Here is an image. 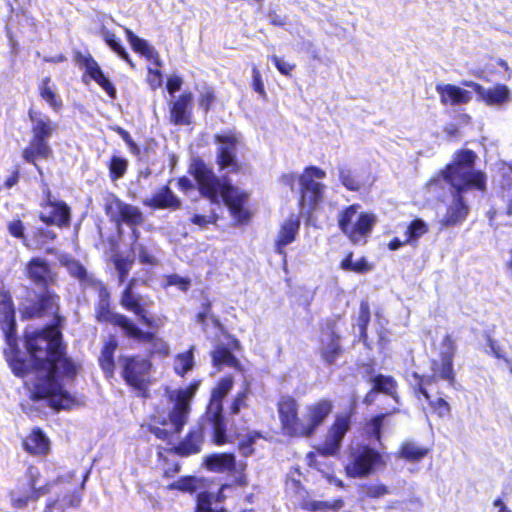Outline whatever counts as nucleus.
Returning a JSON list of instances; mask_svg holds the SVG:
<instances>
[{
    "mask_svg": "<svg viewBox=\"0 0 512 512\" xmlns=\"http://www.w3.org/2000/svg\"><path fill=\"white\" fill-rule=\"evenodd\" d=\"M0 325L5 334L6 343L13 351L17 345L15 309L10 293L4 287H0Z\"/></svg>",
    "mask_w": 512,
    "mask_h": 512,
    "instance_id": "nucleus-12",
    "label": "nucleus"
},
{
    "mask_svg": "<svg viewBox=\"0 0 512 512\" xmlns=\"http://www.w3.org/2000/svg\"><path fill=\"white\" fill-rule=\"evenodd\" d=\"M325 176L326 172L315 166L306 168L305 172L300 176V204L303 207H312L322 200L324 185L317 182L316 179H324Z\"/></svg>",
    "mask_w": 512,
    "mask_h": 512,
    "instance_id": "nucleus-10",
    "label": "nucleus"
},
{
    "mask_svg": "<svg viewBox=\"0 0 512 512\" xmlns=\"http://www.w3.org/2000/svg\"><path fill=\"white\" fill-rule=\"evenodd\" d=\"M370 320V310L367 302H362L359 310L358 326L360 330V336L363 340L366 338V327Z\"/></svg>",
    "mask_w": 512,
    "mask_h": 512,
    "instance_id": "nucleus-51",
    "label": "nucleus"
},
{
    "mask_svg": "<svg viewBox=\"0 0 512 512\" xmlns=\"http://www.w3.org/2000/svg\"><path fill=\"white\" fill-rule=\"evenodd\" d=\"M214 496L209 492H201L197 495L196 512H215L211 506Z\"/></svg>",
    "mask_w": 512,
    "mask_h": 512,
    "instance_id": "nucleus-54",
    "label": "nucleus"
},
{
    "mask_svg": "<svg viewBox=\"0 0 512 512\" xmlns=\"http://www.w3.org/2000/svg\"><path fill=\"white\" fill-rule=\"evenodd\" d=\"M259 437V434L258 433H249L247 435V440L246 441H243L240 445H239V449L241 451V453L244 455V456H248V455H251L253 453V448H252V445L253 443L255 442V440Z\"/></svg>",
    "mask_w": 512,
    "mask_h": 512,
    "instance_id": "nucleus-63",
    "label": "nucleus"
},
{
    "mask_svg": "<svg viewBox=\"0 0 512 512\" xmlns=\"http://www.w3.org/2000/svg\"><path fill=\"white\" fill-rule=\"evenodd\" d=\"M376 217L360 211V205L353 204L338 214V226L353 244H363L371 234Z\"/></svg>",
    "mask_w": 512,
    "mask_h": 512,
    "instance_id": "nucleus-6",
    "label": "nucleus"
},
{
    "mask_svg": "<svg viewBox=\"0 0 512 512\" xmlns=\"http://www.w3.org/2000/svg\"><path fill=\"white\" fill-rule=\"evenodd\" d=\"M388 414H380L373 417L367 422L365 431L370 438H374L376 441H381V428Z\"/></svg>",
    "mask_w": 512,
    "mask_h": 512,
    "instance_id": "nucleus-47",
    "label": "nucleus"
},
{
    "mask_svg": "<svg viewBox=\"0 0 512 512\" xmlns=\"http://www.w3.org/2000/svg\"><path fill=\"white\" fill-rule=\"evenodd\" d=\"M125 34L127 40L132 46L133 50L139 52L147 59L154 61V63L158 66L161 65L159 53L155 50L153 46H151L146 40L139 38L136 36L130 29L125 28Z\"/></svg>",
    "mask_w": 512,
    "mask_h": 512,
    "instance_id": "nucleus-33",
    "label": "nucleus"
},
{
    "mask_svg": "<svg viewBox=\"0 0 512 512\" xmlns=\"http://www.w3.org/2000/svg\"><path fill=\"white\" fill-rule=\"evenodd\" d=\"M167 284L170 286H177L181 291H187L190 287V280L173 274L167 277Z\"/></svg>",
    "mask_w": 512,
    "mask_h": 512,
    "instance_id": "nucleus-61",
    "label": "nucleus"
},
{
    "mask_svg": "<svg viewBox=\"0 0 512 512\" xmlns=\"http://www.w3.org/2000/svg\"><path fill=\"white\" fill-rule=\"evenodd\" d=\"M366 495L372 498H378L389 493L388 488L383 484H375L368 486L365 491Z\"/></svg>",
    "mask_w": 512,
    "mask_h": 512,
    "instance_id": "nucleus-64",
    "label": "nucleus"
},
{
    "mask_svg": "<svg viewBox=\"0 0 512 512\" xmlns=\"http://www.w3.org/2000/svg\"><path fill=\"white\" fill-rule=\"evenodd\" d=\"M25 275L33 284L42 289L53 284L56 277L47 260L40 257H34L26 264Z\"/></svg>",
    "mask_w": 512,
    "mask_h": 512,
    "instance_id": "nucleus-18",
    "label": "nucleus"
},
{
    "mask_svg": "<svg viewBox=\"0 0 512 512\" xmlns=\"http://www.w3.org/2000/svg\"><path fill=\"white\" fill-rule=\"evenodd\" d=\"M215 140L218 144L217 164L220 169L231 168L236 170L238 167L236 160V148L239 139L232 133L216 135Z\"/></svg>",
    "mask_w": 512,
    "mask_h": 512,
    "instance_id": "nucleus-17",
    "label": "nucleus"
},
{
    "mask_svg": "<svg viewBox=\"0 0 512 512\" xmlns=\"http://www.w3.org/2000/svg\"><path fill=\"white\" fill-rule=\"evenodd\" d=\"M8 231L13 237L22 239L26 247H31L30 244L26 241L24 235V226L20 220L11 221L8 224Z\"/></svg>",
    "mask_w": 512,
    "mask_h": 512,
    "instance_id": "nucleus-58",
    "label": "nucleus"
},
{
    "mask_svg": "<svg viewBox=\"0 0 512 512\" xmlns=\"http://www.w3.org/2000/svg\"><path fill=\"white\" fill-rule=\"evenodd\" d=\"M428 232L426 223L421 219L412 221L406 230L405 242L413 243Z\"/></svg>",
    "mask_w": 512,
    "mask_h": 512,
    "instance_id": "nucleus-44",
    "label": "nucleus"
},
{
    "mask_svg": "<svg viewBox=\"0 0 512 512\" xmlns=\"http://www.w3.org/2000/svg\"><path fill=\"white\" fill-rule=\"evenodd\" d=\"M456 346L450 335H446L441 344V359H453Z\"/></svg>",
    "mask_w": 512,
    "mask_h": 512,
    "instance_id": "nucleus-56",
    "label": "nucleus"
},
{
    "mask_svg": "<svg viewBox=\"0 0 512 512\" xmlns=\"http://www.w3.org/2000/svg\"><path fill=\"white\" fill-rule=\"evenodd\" d=\"M248 389L245 388L243 391L239 392L234 399L232 405H231V413L232 414H238L242 407L246 406V399H247Z\"/></svg>",
    "mask_w": 512,
    "mask_h": 512,
    "instance_id": "nucleus-62",
    "label": "nucleus"
},
{
    "mask_svg": "<svg viewBox=\"0 0 512 512\" xmlns=\"http://www.w3.org/2000/svg\"><path fill=\"white\" fill-rule=\"evenodd\" d=\"M429 453V449L413 441H404L398 452V457L409 462H419Z\"/></svg>",
    "mask_w": 512,
    "mask_h": 512,
    "instance_id": "nucleus-35",
    "label": "nucleus"
},
{
    "mask_svg": "<svg viewBox=\"0 0 512 512\" xmlns=\"http://www.w3.org/2000/svg\"><path fill=\"white\" fill-rule=\"evenodd\" d=\"M270 59L273 61V63L276 66L277 70L281 74H283L285 76L290 75L292 70L295 68L294 64L288 63V62H286L285 60H283L282 58H280V57H278L276 55H272L270 57Z\"/></svg>",
    "mask_w": 512,
    "mask_h": 512,
    "instance_id": "nucleus-60",
    "label": "nucleus"
},
{
    "mask_svg": "<svg viewBox=\"0 0 512 512\" xmlns=\"http://www.w3.org/2000/svg\"><path fill=\"white\" fill-rule=\"evenodd\" d=\"M215 96L214 91L210 87H205L200 92L198 99L199 108L203 109L205 113H207L214 102Z\"/></svg>",
    "mask_w": 512,
    "mask_h": 512,
    "instance_id": "nucleus-55",
    "label": "nucleus"
},
{
    "mask_svg": "<svg viewBox=\"0 0 512 512\" xmlns=\"http://www.w3.org/2000/svg\"><path fill=\"white\" fill-rule=\"evenodd\" d=\"M102 36L106 44L122 59H124L126 62H128L130 65H132V62L129 58L128 53L124 49V47L120 44V42L117 40L116 35L109 30H103Z\"/></svg>",
    "mask_w": 512,
    "mask_h": 512,
    "instance_id": "nucleus-46",
    "label": "nucleus"
},
{
    "mask_svg": "<svg viewBox=\"0 0 512 512\" xmlns=\"http://www.w3.org/2000/svg\"><path fill=\"white\" fill-rule=\"evenodd\" d=\"M128 162L126 159L113 156L109 165L112 180H117L124 176L127 170Z\"/></svg>",
    "mask_w": 512,
    "mask_h": 512,
    "instance_id": "nucleus-49",
    "label": "nucleus"
},
{
    "mask_svg": "<svg viewBox=\"0 0 512 512\" xmlns=\"http://www.w3.org/2000/svg\"><path fill=\"white\" fill-rule=\"evenodd\" d=\"M278 414L284 433L299 437L301 418L298 417V403L291 396H282L278 402Z\"/></svg>",
    "mask_w": 512,
    "mask_h": 512,
    "instance_id": "nucleus-13",
    "label": "nucleus"
},
{
    "mask_svg": "<svg viewBox=\"0 0 512 512\" xmlns=\"http://www.w3.org/2000/svg\"><path fill=\"white\" fill-rule=\"evenodd\" d=\"M59 262L65 266L71 276L77 278L84 284H91L93 282L92 277L87 273L84 266L77 260L69 257L68 255H61Z\"/></svg>",
    "mask_w": 512,
    "mask_h": 512,
    "instance_id": "nucleus-36",
    "label": "nucleus"
},
{
    "mask_svg": "<svg viewBox=\"0 0 512 512\" xmlns=\"http://www.w3.org/2000/svg\"><path fill=\"white\" fill-rule=\"evenodd\" d=\"M344 506L342 499H336L333 502L318 501V500H304L301 508L310 512H326L327 510L338 511Z\"/></svg>",
    "mask_w": 512,
    "mask_h": 512,
    "instance_id": "nucleus-39",
    "label": "nucleus"
},
{
    "mask_svg": "<svg viewBox=\"0 0 512 512\" xmlns=\"http://www.w3.org/2000/svg\"><path fill=\"white\" fill-rule=\"evenodd\" d=\"M196 479L194 477L181 478L171 484V489H177L184 492H193L196 489Z\"/></svg>",
    "mask_w": 512,
    "mask_h": 512,
    "instance_id": "nucleus-57",
    "label": "nucleus"
},
{
    "mask_svg": "<svg viewBox=\"0 0 512 512\" xmlns=\"http://www.w3.org/2000/svg\"><path fill=\"white\" fill-rule=\"evenodd\" d=\"M81 63L85 66L86 73L98 83L111 98H115L116 90L109 79L103 74L99 64L91 56L82 57Z\"/></svg>",
    "mask_w": 512,
    "mask_h": 512,
    "instance_id": "nucleus-31",
    "label": "nucleus"
},
{
    "mask_svg": "<svg viewBox=\"0 0 512 512\" xmlns=\"http://www.w3.org/2000/svg\"><path fill=\"white\" fill-rule=\"evenodd\" d=\"M25 337L26 349L33 362V399L47 400L54 409H70L75 399L63 389L59 380L72 379L76 366L63 354L60 331L49 326L27 331Z\"/></svg>",
    "mask_w": 512,
    "mask_h": 512,
    "instance_id": "nucleus-1",
    "label": "nucleus"
},
{
    "mask_svg": "<svg viewBox=\"0 0 512 512\" xmlns=\"http://www.w3.org/2000/svg\"><path fill=\"white\" fill-rule=\"evenodd\" d=\"M107 213L116 223H125L129 226H136L142 223L143 214L138 207L124 203L115 198L107 204Z\"/></svg>",
    "mask_w": 512,
    "mask_h": 512,
    "instance_id": "nucleus-19",
    "label": "nucleus"
},
{
    "mask_svg": "<svg viewBox=\"0 0 512 512\" xmlns=\"http://www.w3.org/2000/svg\"><path fill=\"white\" fill-rule=\"evenodd\" d=\"M135 280L132 279L121 296V305L128 311L133 312L139 320L147 326H152V321L147 316V311L141 305V297L133 293Z\"/></svg>",
    "mask_w": 512,
    "mask_h": 512,
    "instance_id": "nucleus-26",
    "label": "nucleus"
},
{
    "mask_svg": "<svg viewBox=\"0 0 512 512\" xmlns=\"http://www.w3.org/2000/svg\"><path fill=\"white\" fill-rule=\"evenodd\" d=\"M338 176L342 185L350 191H358L362 186L361 182L354 176L352 170L346 165L338 166Z\"/></svg>",
    "mask_w": 512,
    "mask_h": 512,
    "instance_id": "nucleus-43",
    "label": "nucleus"
},
{
    "mask_svg": "<svg viewBox=\"0 0 512 512\" xmlns=\"http://www.w3.org/2000/svg\"><path fill=\"white\" fill-rule=\"evenodd\" d=\"M385 465L386 461L382 453L364 445L352 451L345 469L347 475L352 478H365Z\"/></svg>",
    "mask_w": 512,
    "mask_h": 512,
    "instance_id": "nucleus-8",
    "label": "nucleus"
},
{
    "mask_svg": "<svg viewBox=\"0 0 512 512\" xmlns=\"http://www.w3.org/2000/svg\"><path fill=\"white\" fill-rule=\"evenodd\" d=\"M418 390L422 393V395L429 401L430 406L434 409V411L438 414V416L443 417L450 413V406L448 402L439 397L435 400H431L427 390L424 388L422 382L418 384Z\"/></svg>",
    "mask_w": 512,
    "mask_h": 512,
    "instance_id": "nucleus-45",
    "label": "nucleus"
},
{
    "mask_svg": "<svg viewBox=\"0 0 512 512\" xmlns=\"http://www.w3.org/2000/svg\"><path fill=\"white\" fill-rule=\"evenodd\" d=\"M40 219L47 225L66 227L70 224V208L63 202L52 200L50 192L47 193L46 203L42 207Z\"/></svg>",
    "mask_w": 512,
    "mask_h": 512,
    "instance_id": "nucleus-15",
    "label": "nucleus"
},
{
    "mask_svg": "<svg viewBox=\"0 0 512 512\" xmlns=\"http://www.w3.org/2000/svg\"><path fill=\"white\" fill-rule=\"evenodd\" d=\"M170 122L175 125H189L192 118L193 95L184 92L178 97H172L168 103Z\"/></svg>",
    "mask_w": 512,
    "mask_h": 512,
    "instance_id": "nucleus-20",
    "label": "nucleus"
},
{
    "mask_svg": "<svg viewBox=\"0 0 512 512\" xmlns=\"http://www.w3.org/2000/svg\"><path fill=\"white\" fill-rule=\"evenodd\" d=\"M227 345L228 346L226 347L225 345L220 344L212 352L213 366L218 369L230 367L240 370V363L231 352V349H240V342L236 338H230Z\"/></svg>",
    "mask_w": 512,
    "mask_h": 512,
    "instance_id": "nucleus-23",
    "label": "nucleus"
},
{
    "mask_svg": "<svg viewBox=\"0 0 512 512\" xmlns=\"http://www.w3.org/2000/svg\"><path fill=\"white\" fill-rule=\"evenodd\" d=\"M202 441L201 431L190 432L185 440L179 445L178 451L183 455H190L200 451Z\"/></svg>",
    "mask_w": 512,
    "mask_h": 512,
    "instance_id": "nucleus-42",
    "label": "nucleus"
},
{
    "mask_svg": "<svg viewBox=\"0 0 512 512\" xmlns=\"http://www.w3.org/2000/svg\"><path fill=\"white\" fill-rule=\"evenodd\" d=\"M441 368L439 370V376L443 380L452 381L454 378L453 373V359H441Z\"/></svg>",
    "mask_w": 512,
    "mask_h": 512,
    "instance_id": "nucleus-59",
    "label": "nucleus"
},
{
    "mask_svg": "<svg viewBox=\"0 0 512 512\" xmlns=\"http://www.w3.org/2000/svg\"><path fill=\"white\" fill-rule=\"evenodd\" d=\"M300 228V218L294 214H291L285 221L282 223L278 237L276 240V252L282 255L284 258L286 257V252L284 248L291 244L298 234Z\"/></svg>",
    "mask_w": 512,
    "mask_h": 512,
    "instance_id": "nucleus-25",
    "label": "nucleus"
},
{
    "mask_svg": "<svg viewBox=\"0 0 512 512\" xmlns=\"http://www.w3.org/2000/svg\"><path fill=\"white\" fill-rule=\"evenodd\" d=\"M126 336L136 341L149 345V350L153 354L167 356L169 354V345L163 339L156 337L153 333L144 332L134 323L126 333Z\"/></svg>",
    "mask_w": 512,
    "mask_h": 512,
    "instance_id": "nucleus-24",
    "label": "nucleus"
},
{
    "mask_svg": "<svg viewBox=\"0 0 512 512\" xmlns=\"http://www.w3.org/2000/svg\"><path fill=\"white\" fill-rule=\"evenodd\" d=\"M189 173L195 179L202 196L212 203L225 202L234 219L242 223L248 220L249 214L244 209L247 194L240 192L228 183H222L204 161L194 158L189 166Z\"/></svg>",
    "mask_w": 512,
    "mask_h": 512,
    "instance_id": "nucleus-4",
    "label": "nucleus"
},
{
    "mask_svg": "<svg viewBox=\"0 0 512 512\" xmlns=\"http://www.w3.org/2000/svg\"><path fill=\"white\" fill-rule=\"evenodd\" d=\"M233 378H222L213 390L210 403L207 407L204 420L205 426L212 429L214 442L218 445L226 442V425L222 414V400L232 389Z\"/></svg>",
    "mask_w": 512,
    "mask_h": 512,
    "instance_id": "nucleus-7",
    "label": "nucleus"
},
{
    "mask_svg": "<svg viewBox=\"0 0 512 512\" xmlns=\"http://www.w3.org/2000/svg\"><path fill=\"white\" fill-rule=\"evenodd\" d=\"M24 448L32 454H45L49 449V441L40 429H34L24 440Z\"/></svg>",
    "mask_w": 512,
    "mask_h": 512,
    "instance_id": "nucleus-34",
    "label": "nucleus"
},
{
    "mask_svg": "<svg viewBox=\"0 0 512 512\" xmlns=\"http://www.w3.org/2000/svg\"><path fill=\"white\" fill-rule=\"evenodd\" d=\"M476 154L471 150L459 152L453 163L442 171L440 177L453 188L452 199L446 213L440 219L443 228L461 225L469 214V206L465 203L462 193L470 186L479 190L485 189V177L474 169Z\"/></svg>",
    "mask_w": 512,
    "mask_h": 512,
    "instance_id": "nucleus-2",
    "label": "nucleus"
},
{
    "mask_svg": "<svg viewBox=\"0 0 512 512\" xmlns=\"http://www.w3.org/2000/svg\"><path fill=\"white\" fill-rule=\"evenodd\" d=\"M122 375L134 389L145 394L151 378V363L142 357H122L120 359Z\"/></svg>",
    "mask_w": 512,
    "mask_h": 512,
    "instance_id": "nucleus-9",
    "label": "nucleus"
},
{
    "mask_svg": "<svg viewBox=\"0 0 512 512\" xmlns=\"http://www.w3.org/2000/svg\"><path fill=\"white\" fill-rule=\"evenodd\" d=\"M51 79L49 77H45L42 80L40 85V95L43 100H45L53 110L58 111L62 107V100L56 94L55 90L50 85Z\"/></svg>",
    "mask_w": 512,
    "mask_h": 512,
    "instance_id": "nucleus-41",
    "label": "nucleus"
},
{
    "mask_svg": "<svg viewBox=\"0 0 512 512\" xmlns=\"http://www.w3.org/2000/svg\"><path fill=\"white\" fill-rule=\"evenodd\" d=\"M333 404L329 400H320L305 407L301 417L299 437H311L332 412Z\"/></svg>",
    "mask_w": 512,
    "mask_h": 512,
    "instance_id": "nucleus-11",
    "label": "nucleus"
},
{
    "mask_svg": "<svg viewBox=\"0 0 512 512\" xmlns=\"http://www.w3.org/2000/svg\"><path fill=\"white\" fill-rule=\"evenodd\" d=\"M436 90L443 104L459 105L471 100L469 91L452 84L437 85Z\"/></svg>",
    "mask_w": 512,
    "mask_h": 512,
    "instance_id": "nucleus-29",
    "label": "nucleus"
},
{
    "mask_svg": "<svg viewBox=\"0 0 512 512\" xmlns=\"http://www.w3.org/2000/svg\"><path fill=\"white\" fill-rule=\"evenodd\" d=\"M143 204L155 209H178L181 202L168 186H164L151 198H146Z\"/></svg>",
    "mask_w": 512,
    "mask_h": 512,
    "instance_id": "nucleus-30",
    "label": "nucleus"
},
{
    "mask_svg": "<svg viewBox=\"0 0 512 512\" xmlns=\"http://www.w3.org/2000/svg\"><path fill=\"white\" fill-rule=\"evenodd\" d=\"M28 476L30 492L17 498L13 497L17 507L25 506L30 501H36L43 495L52 494L48 499L45 512H65L70 507L74 508L80 505L79 490L83 488L88 473L85 474L81 483L74 479L73 473H67L59 476L57 480L39 487H37L38 469L30 467Z\"/></svg>",
    "mask_w": 512,
    "mask_h": 512,
    "instance_id": "nucleus-3",
    "label": "nucleus"
},
{
    "mask_svg": "<svg viewBox=\"0 0 512 512\" xmlns=\"http://www.w3.org/2000/svg\"><path fill=\"white\" fill-rule=\"evenodd\" d=\"M195 346H191L188 351L180 353L174 361V370L177 375L184 376L194 367Z\"/></svg>",
    "mask_w": 512,
    "mask_h": 512,
    "instance_id": "nucleus-40",
    "label": "nucleus"
},
{
    "mask_svg": "<svg viewBox=\"0 0 512 512\" xmlns=\"http://www.w3.org/2000/svg\"><path fill=\"white\" fill-rule=\"evenodd\" d=\"M341 268L346 271H353L357 273H363L370 269L367 261L364 258L354 262L352 259V253L348 254L347 257L341 262Z\"/></svg>",
    "mask_w": 512,
    "mask_h": 512,
    "instance_id": "nucleus-48",
    "label": "nucleus"
},
{
    "mask_svg": "<svg viewBox=\"0 0 512 512\" xmlns=\"http://www.w3.org/2000/svg\"><path fill=\"white\" fill-rule=\"evenodd\" d=\"M6 358H8L10 367L17 376H27L28 381L33 383L32 371H28V364L25 361L19 358L10 359L9 355H6Z\"/></svg>",
    "mask_w": 512,
    "mask_h": 512,
    "instance_id": "nucleus-50",
    "label": "nucleus"
},
{
    "mask_svg": "<svg viewBox=\"0 0 512 512\" xmlns=\"http://www.w3.org/2000/svg\"><path fill=\"white\" fill-rule=\"evenodd\" d=\"M206 468L215 473L231 471L235 467V457L232 453L210 454L205 457Z\"/></svg>",
    "mask_w": 512,
    "mask_h": 512,
    "instance_id": "nucleus-32",
    "label": "nucleus"
},
{
    "mask_svg": "<svg viewBox=\"0 0 512 512\" xmlns=\"http://www.w3.org/2000/svg\"><path fill=\"white\" fill-rule=\"evenodd\" d=\"M22 157L26 162L33 164L38 172L42 174V170L36 164V160L52 157V149L48 141L31 138L29 145L22 152Z\"/></svg>",
    "mask_w": 512,
    "mask_h": 512,
    "instance_id": "nucleus-28",
    "label": "nucleus"
},
{
    "mask_svg": "<svg viewBox=\"0 0 512 512\" xmlns=\"http://www.w3.org/2000/svg\"><path fill=\"white\" fill-rule=\"evenodd\" d=\"M465 85L472 88L479 98L490 107L501 108L512 100L511 91L504 84H496L488 88L475 82H466Z\"/></svg>",
    "mask_w": 512,
    "mask_h": 512,
    "instance_id": "nucleus-14",
    "label": "nucleus"
},
{
    "mask_svg": "<svg viewBox=\"0 0 512 512\" xmlns=\"http://www.w3.org/2000/svg\"><path fill=\"white\" fill-rule=\"evenodd\" d=\"M132 263H133L132 261H130L126 258H123L121 256L114 257V264H115V268L119 274L120 284H122L125 281L128 273L132 267Z\"/></svg>",
    "mask_w": 512,
    "mask_h": 512,
    "instance_id": "nucleus-53",
    "label": "nucleus"
},
{
    "mask_svg": "<svg viewBox=\"0 0 512 512\" xmlns=\"http://www.w3.org/2000/svg\"><path fill=\"white\" fill-rule=\"evenodd\" d=\"M350 427V417L348 415H340L331 428L330 438L325 442L323 447L319 449L321 454L325 456L335 455L340 446L342 439Z\"/></svg>",
    "mask_w": 512,
    "mask_h": 512,
    "instance_id": "nucleus-22",
    "label": "nucleus"
},
{
    "mask_svg": "<svg viewBox=\"0 0 512 512\" xmlns=\"http://www.w3.org/2000/svg\"><path fill=\"white\" fill-rule=\"evenodd\" d=\"M372 386L377 393H384L397 400L396 388L397 383L391 376L376 375L371 378Z\"/></svg>",
    "mask_w": 512,
    "mask_h": 512,
    "instance_id": "nucleus-37",
    "label": "nucleus"
},
{
    "mask_svg": "<svg viewBox=\"0 0 512 512\" xmlns=\"http://www.w3.org/2000/svg\"><path fill=\"white\" fill-rule=\"evenodd\" d=\"M502 197L509 201L507 206V214H512V168L509 173L505 174L502 182Z\"/></svg>",
    "mask_w": 512,
    "mask_h": 512,
    "instance_id": "nucleus-52",
    "label": "nucleus"
},
{
    "mask_svg": "<svg viewBox=\"0 0 512 512\" xmlns=\"http://www.w3.org/2000/svg\"><path fill=\"white\" fill-rule=\"evenodd\" d=\"M321 345L323 360L328 364L334 363L341 353L335 321L327 322L325 328L322 330Z\"/></svg>",
    "mask_w": 512,
    "mask_h": 512,
    "instance_id": "nucleus-21",
    "label": "nucleus"
},
{
    "mask_svg": "<svg viewBox=\"0 0 512 512\" xmlns=\"http://www.w3.org/2000/svg\"><path fill=\"white\" fill-rule=\"evenodd\" d=\"M109 297V291L104 286H101L99 289V303L96 308V318L100 322L111 323L121 327L126 334L133 325V322L125 315L111 311Z\"/></svg>",
    "mask_w": 512,
    "mask_h": 512,
    "instance_id": "nucleus-16",
    "label": "nucleus"
},
{
    "mask_svg": "<svg viewBox=\"0 0 512 512\" xmlns=\"http://www.w3.org/2000/svg\"><path fill=\"white\" fill-rule=\"evenodd\" d=\"M118 346L117 340L114 337L109 338L105 343L99 358L102 369L111 374L114 369V352Z\"/></svg>",
    "mask_w": 512,
    "mask_h": 512,
    "instance_id": "nucleus-38",
    "label": "nucleus"
},
{
    "mask_svg": "<svg viewBox=\"0 0 512 512\" xmlns=\"http://www.w3.org/2000/svg\"><path fill=\"white\" fill-rule=\"evenodd\" d=\"M198 386L199 383L195 382L186 388L175 391L174 394L171 395V399L174 400V406L169 413V422L173 427V431L160 427H151L150 432L157 438L169 442L174 434L180 433L184 425L187 423L190 413V402L198 390Z\"/></svg>",
    "mask_w": 512,
    "mask_h": 512,
    "instance_id": "nucleus-5",
    "label": "nucleus"
},
{
    "mask_svg": "<svg viewBox=\"0 0 512 512\" xmlns=\"http://www.w3.org/2000/svg\"><path fill=\"white\" fill-rule=\"evenodd\" d=\"M29 116L32 122V138L49 141L52 134L57 130V124L40 112L30 111Z\"/></svg>",
    "mask_w": 512,
    "mask_h": 512,
    "instance_id": "nucleus-27",
    "label": "nucleus"
}]
</instances>
